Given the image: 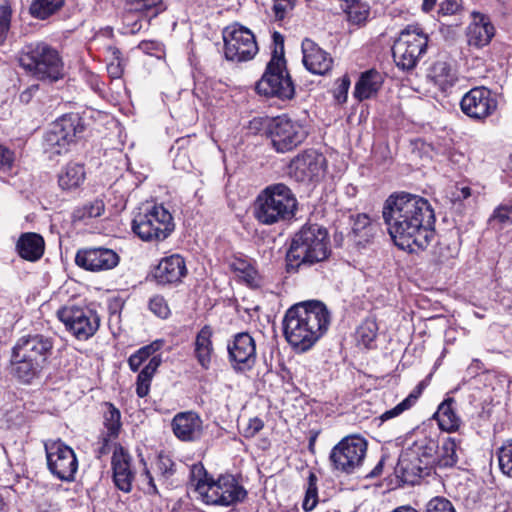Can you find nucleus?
Instances as JSON below:
<instances>
[{"instance_id": "obj_1", "label": "nucleus", "mask_w": 512, "mask_h": 512, "mask_svg": "<svg viewBox=\"0 0 512 512\" xmlns=\"http://www.w3.org/2000/svg\"><path fill=\"white\" fill-rule=\"evenodd\" d=\"M382 215L391 238L403 250H424L434 237V211L421 196L394 193L385 201Z\"/></svg>"}, {"instance_id": "obj_2", "label": "nucleus", "mask_w": 512, "mask_h": 512, "mask_svg": "<svg viewBox=\"0 0 512 512\" xmlns=\"http://www.w3.org/2000/svg\"><path fill=\"white\" fill-rule=\"evenodd\" d=\"M330 322L331 313L323 302L303 301L286 311L283 333L294 350L306 352L327 332Z\"/></svg>"}, {"instance_id": "obj_3", "label": "nucleus", "mask_w": 512, "mask_h": 512, "mask_svg": "<svg viewBox=\"0 0 512 512\" xmlns=\"http://www.w3.org/2000/svg\"><path fill=\"white\" fill-rule=\"evenodd\" d=\"M330 254L328 232L316 223H306L291 240L286 255V270L296 272L302 266L322 262Z\"/></svg>"}, {"instance_id": "obj_4", "label": "nucleus", "mask_w": 512, "mask_h": 512, "mask_svg": "<svg viewBox=\"0 0 512 512\" xmlns=\"http://www.w3.org/2000/svg\"><path fill=\"white\" fill-rule=\"evenodd\" d=\"M297 199L283 183L268 185L257 196L254 216L264 225H273L292 219L297 211Z\"/></svg>"}, {"instance_id": "obj_5", "label": "nucleus", "mask_w": 512, "mask_h": 512, "mask_svg": "<svg viewBox=\"0 0 512 512\" xmlns=\"http://www.w3.org/2000/svg\"><path fill=\"white\" fill-rule=\"evenodd\" d=\"M27 73L42 82L54 83L64 76V64L59 52L44 42L25 45L17 56Z\"/></svg>"}, {"instance_id": "obj_6", "label": "nucleus", "mask_w": 512, "mask_h": 512, "mask_svg": "<svg viewBox=\"0 0 512 512\" xmlns=\"http://www.w3.org/2000/svg\"><path fill=\"white\" fill-rule=\"evenodd\" d=\"M131 229L142 241L161 242L174 231L175 223L163 205L146 204L134 215Z\"/></svg>"}, {"instance_id": "obj_7", "label": "nucleus", "mask_w": 512, "mask_h": 512, "mask_svg": "<svg viewBox=\"0 0 512 512\" xmlns=\"http://www.w3.org/2000/svg\"><path fill=\"white\" fill-rule=\"evenodd\" d=\"M428 37L418 25H408L400 33L392 46V56L396 66L402 71L413 70L426 53Z\"/></svg>"}, {"instance_id": "obj_8", "label": "nucleus", "mask_w": 512, "mask_h": 512, "mask_svg": "<svg viewBox=\"0 0 512 512\" xmlns=\"http://www.w3.org/2000/svg\"><path fill=\"white\" fill-rule=\"evenodd\" d=\"M266 134L276 152L286 153L301 145L308 131L300 121L281 115L269 120Z\"/></svg>"}, {"instance_id": "obj_9", "label": "nucleus", "mask_w": 512, "mask_h": 512, "mask_svg": "<svg viewBox=\"0 0 512 512\" xmlns=\"http://www.w3.org/2000/svg\"><path fill=\"white\" fill-rule=\"evenodd\" d=\"M255 90L267 98L275 97L283 101L292 99L295 86L286 68V61L269 60Z\"/></svg>"}, {"instance_id": "obj_10", "label": "nucleus", "mask_w": 512, "mask_h": 512, "mask_svg": "<svg viewBox=\"0 0 512 512\" xmlns=\"http://www.w3.org/2000/svg\"><path fill=\"white\" fill-rule=\"evenodd\" d=\"M367 446L361 436H346L331 449L329 461L332 468L347 475L356 473L364 463Z\"/></svg>"}, {"instance_id": "obj_11", "label": "nucleus", "mask_w": 512, "mask_h": 512, "mask_svg": "<svg viewBox=\"0 0 512 512\" xmlns=\"http://www.w3.org/2000/svg\"><path fill=\"white\" fill-rule=\"evenodd\" d=\"M224 56L228 61L245 62L254 58L258 46L248 28L233 24L223 30Z\"/></svg>"}, {"instance_id": "obj_12", "label": "nucleus", "mask_w": 512, "mask_h": 512, "mask_svg": "<svg viewBox=\"0 0 512 512\" xmlns=\"http://www.w3.org/2000/svg\"><path fill=\"white\" fill-rule=\"evenodd\" d=\"M57 316L78 340H87L92 337L100 325L99 316L88 307L66 305L58 310Z\"/></svg>"}, {"instance_id": "obj_13", "label": "nucleus", "mask_w": 512, "mask_h": 512, "mask_svg": "<svg viewBox=\"0 0 512 512\" xmlns=\"http://www.w3.org/2000/svg\"><path fill=\"white\" fill-rule=\"evenodd\" d=\"M200 489L205 490L203 501L212 505L231 506L242 502L247 496L245 488L230 474L221 475L210 485L200 486Z\"/></svg>"}, {"instance_id": "obj_14", "label": "nucleus", "mask_w": 512, "mask_h": 512, "mask_svg": "<svg viewBox=\"0 0 512 512\" xmlns=\"http://www.w3.org/2000/svg\"><path fill=\"white\" fill-rule=\"evenodd\" d=\"M49 471L62 481H73L78 469L76 454L61 441L45 444Z\"/></svg>"}, {"instance_id": "obj_15", "label": "nucleus", "mask_w": 512, "mask_h": 512, "mask_svg": "<svg viewBox=\"0 0 512 512\" xmlns=\"http://www.w3.org/2000/svg\"><path fill=\"white\" fill-rule=\"evenodd\" d=\"M460 106L467 116L481 120L496 111L498 102L490 89L475 87L462 97Z\"/></svg>"}, {"instance_id": "obj_16", "label": "nucleus", "mask_w": 512, "mask_h": 512, "mask_svg": "<svg viewBox=\"0 0 512 512\" xmlns=\"http://www.w3.org/2000/svg\"><path fill=\"white\" fill-rule=\"evenodd\" d=\"M326 159L315 150H306L298 154L290 164L292 176L298 182L318 181L325 171Z\"/></svg>"}, {"instance_id": "obj_17", "label": "nucleus", "mask_w": 512, "mask_h": 512, "mask_svg": "<svg viewBox=\"0 0 512 512\" xmlns=\"http://www.w3.org/2000/svg\"><path fill=\"white\" fill-rule=\"evenodd\" d=\"M119 261V255L114 250L105 247L79 249L75 255V263L92 272L111 270L119 264Z\"/></svg>"}, {"instance_id": "obj_18", "label": "nucleus", "mask_w": 512, "mask_h": 512, "mask_svg": "<svg viewBox=\"0 0 512 512\" xmlns=\"http://www.w3.org/2000/svg\"><path fill=\"white\" fill-rule=\"evenodd\" d=\"M54 346L53 338L43 334H33L21 337L13 350L17 357L24 359L30 358V361H37L44 364L52 353Z\"/></svg>"}, {"instance_id": "obj_19", "label": "nucleus", "mask_w": 512, "mask_h": 512, "mask_svg": "<svg viewBox=\"0 0 512 512\" xmlns=\"http://www.w3.org/2000/svg\"><path fill=\"white\" fill-rule=\"evenodd\" d=\"M229 360L235 369L251 368L256 361L254 339L246 332L238 333L227 346Z\"/></svg>"}, {"instance_id": "obj_20", "label": "nucleus", "mask_w": 512, "mask_h": 512, "mask_svg": "<svg viewBox=\"0 0 512 512\" xmlns=\"http://www.w3.org/2000/svg\"><path fill=\"white\" fill-rule=\"evenodd\" d=\"M111 466L115 486L124 493L131 492L132 483L135 478V471L132 468V456L119 444L114 447Z\"/></svg>"}, {"instance_id": "obj_21", "label": "nucleus", "mask_w": 512, "mask_h": 512, "mask_svg": "<svg viewBox=\"0 0 512 512\" xmlns=\"http://www.w3.org/2000/svg\"><path fill=\"white\" fill-rule=\"evenodd\" d=\"M186 274V262L179 254L162 258L152 271L153 278L159 285H176Z\"/></svg>"}, {"instance_id": "obj_22", "label": "nucleus", "mask_w": 512, "mask_h": 512, "mask_svg": "<svg viewBox=\"0 0 512 512\" xmlns=\"http://www.w3.org/2000/svg\"><path fill=\"white\" fill-rule=\"evenodd\" d=\"M301 48L303 64L308 71L317 75H325L332 69V57L313 40L305 38Z\"/></svg>"}, {"instance_id": "obj_23", "label": "nucleus", "mask_w": 512, "mask_h": 512, "mask_svg": "<svg viewBox=\"0 0 512 512\" xmlns=\"http://www.w3.org/2000/svg\"><path fill=\"white\" fill-rule=\"evenodd\" d=\"M423 471L422 460L415 449L408 448L400 454L395 473L403 482L411 485L418 483Z\"/></svg>"}, {"instance_id": "obj_24", "label": "nucleus", "mask_w": 512, "mask_h": 512, "mask_svg": "<svg viewBox=\"0 0 512 512\" xmlns=\"http://www.w3.org/2000/svg\"><path fill=\"white\" fill-rule=\"evenodd\" d=\"M171 425L174 435L181 441H194L202 433V420L192 411L176 414Z\"/></svg>"}, {"instance_id": "obj_25", "label": "nucleus", "mask_w": 512, "mask_h": 512, "mask_svg": "<svg viewBox=\"0 0 512 512\" xmlns=\"http://www.w3.org/2000/svg\"><path fill=\"white\" fill-rule=\"evenodd\" d=\"M473 22L467 28V39L471 46L477 48L488 45L495 35V27L487 15L473 12Z\"/></svg>"}, {"instance_id": "obj_26", "label": "nucleus", "mask_w": 512, "mask_h": 512, "mask_svg": "<svg viewBox=\"0 0 512 512\" xmlns=\"http://www.w3.org/2000/svg\"><path fill=\"white\" fill-rule=\"evenodd\" d=\"M44 239L34 232L22 233L16 243L18 255L27 261L35 262L44 254Z\"/></svg>"}, {"instance_id": "obj_27", "label": "nucleus", "mask_w": 512, "mask_h": 512, "mask_svg": "<svg viewBox=\"0 0 512 512\" xmlns=\"http://www.w3.org/2000/svg\"><path fill=\"white\" fill-rule=\"evenodd\" d=\"M86 180L85 166L79 162H69L58 174L59 187L64 191H76Z\"/></svg>"}, {"instance_id": "obj_28", "label": "nucleus", "mask_w": 512, "mask_h": 512, "mask_svg": "<svg viewBox=\"0 0 512 512\" xmlns=\"http://www.w3.org/2000/svg\"><path fill=\"white\" fill-rule=\"evenodd\" d=\"M228 267L237 274L248 286L259 287L261 277L252 264V261L245 256L233 255L227 260Z\"/></svg>"}, {"instance_id": "obj_29", "label": "nucleus", "mask_w": 512, "mask_h": 512, "mask_svg": "<svg viewBox=\"0 0 512 512\" xmlns=\"http://www.w3.org/2000/svg\"><path fill=\"white\" fill-rule=\"evenodd\" d=\"M213 330L209 325H205L197 333L195 339L194 354L199 365L207 370L210 368L212 355H213V344H212Z\"/></svg>"}, {"instance_id": "obj_30", "label": "nucleus", "mask_w": 512, "mask_h": 512, "mask_svg": "<svg viewBox=\"0 0 512 512\" xmlns=\"http://www.w3.org/2000/svg\"><path fill=\"white\" fill-rule=\"evenodd\" d=\"M383 77L381 73L372 69L361 74L355 85L354 97L363 101L373 97L381 88Z\"/></svg>"}, {"instance_id": "obj_31", "label": "nucleus", "mask_w": 512, "mask_h": 512, "mask_svg": "<svg viewBox=\"0 0 512 512\" xmlns=\"http://www.w3.org/2000/svg\"><path fill=\"white\" fill-rule=\"evenodd\" d=\"M50 129L75 142L77 138L81 137L84 131V124L78 114L70 113L55 120L51 124Z\"/></svg>"}, {"instance_id": "obj_32", "label": "nucleus", "mask_w": 512, "mask_h": 512, "mask_svg": "<svg viewBox=\"0 0 512 512\" xmlns=\"http://www.w3.org/2000/svg\"><path fill=\"white\" fill-rule=\"evenodd\" d=\"M11 362L13 374L24 383H30L43 367L37 361H30L28 357H24V359L17 357L15 350L12 352Z\"/></svg>"}, {"instance_id": "obj_33", "label": "nucleus", "mask_w": 512, "mask_h": 512, "mask_svg": "<svg viewBox=\"0 0 512 512\" xmlns=\"http://www.w3.org/2000/svg\"><path fill=\"white\" fill-rule=\"evenodd\" d=\"M161 362V356H153L139 372L136 380V394L138 397L144 398L149 394L151 381Z\"/></svg>"}, {"instance_id": "obj_34", "label": "nucleus", "mask_w": 512, "mask_h": 512, "mask_svg": "<svg viewBox=\"0 0 512 512\" xmlns=\"http://www.w3.org/2000/svg\"><path fill=\"white\" fill-rule=\"evenodd\" d=\"M65 4V0H32L29 11L37 19L45 20L57 13Z\"/></svg>"}, {"instance_id": "obj_35", "label": "nucleus", "mask_w": 512, "mask_h": 512, "mask_svg": "<svg viewBox=\"0 0 512 512\" xmlns=\"http://www.w3.org/2000/svg\"><path fill=\"white\" fill-rule=\"evenodd\" d=\"M163 340H155L149 345L143 346L133 353L128 359V365L133 372L139 370L140 366L146 361L150 360L155 353L163 347Z\"/></svg>"}, {"instance_id": "obj_36", "label": "nucleus", "mask_w": 512, "mask_h": 512, "mask_svg": "<svg viewBox=\"0 0 512 512\" xmlns=\"http://www.w3.org/2000/svg\"><path fill=\"white\" fill-rule=\"evenodd\" d=\"M71 143H73V141L69 140L62 134L49 129L44 136L43 146L45 152L49 153L51 157L53 155H60L67 152Z\"/></svg>"}, {"instance_id": "obj_37", "label": "nucleus", "mask_w": 512, "mask_h": 512, "mask_svg": "<svg viewBox=\"0 0 512 512\" xmlns=\"http://www.w3.org/2000/svg\"><path fill=\"white\" fill-rule=\"evenodd\" d=\"M106 410L104 411V426L107 430L104 442L107 443L109 438H116L121 428V414L120 411L110 402L104 404Z\"/></svg>"}, {"instance_id": "obj_38", "label": "nucleus", "mask_w": 512, "mask_h": 512, "mask_svg": "<svg viewBox=\"0 0 512 512\" xmlns=\"http://www.w3.org/2000/svg\"><path fill=\"white\" fill-rule=\"evenodd\" d=\"M373 227L370 218L366 214H358L353 219L351 235L357 244H363L370 240Z\"/></svg>"}, {"instance_id": "obj_39", "label": "nucleus", "mask_w": 512, "mask_h": 512, "mask_svg": "<svg viewBox=\"0 0 512 512\" xmlns=\"http://www.w3.org/2000/svg\"><path fill=\"white\" fill-rule=\"evenodd\" d=\"M343 10L346 12L348 20L357 25L364 23L369 16L368 5L360 0L345 2Z\"/></svg>"}, {"instance_id": "obj_40", "label": "nucleus", "mask_w": 512, "mask_h": 512, "mask_svg": "<svg viewBox=\"0 0 512 512\" xmlns=\"http://www.w3.org/2000/svg\"><path fill=\"white\" fill-rule=\"evenodd\" d=\"M105 210V204L100 199H95L89 203L84 204L83 206L77 208L73 216L77 220H85L89 218H97L100 217Z\"/></svg>"}, {"instance_id": "obj_41", "label": "nucleus", "mask_w": 512, "mask_h": 512, "mask_svg": "<svg viewBox=\"0 0 512 512\" xmlns=\"http://www.w3.org/2000/svg\"><path fill=\"white\" fill-rule=\"evenodd\" d=\"M318 478L312 471L309 472L305 497L302 507L306 512L312 511L318 503Z\"/></svg>"}, {"instance_id": "obj_42", "label": "nucleus", "mask_w": 512, "mask_h": 512, "mask_svg": "<svg viewBox=\"0 0 512 512\" xmlns=\"http://www.w3.org/2000/svg\"><path fill=\"white\" fill-rule=\"evenodd\" d=\"M377 331L378 327L376 322L367 319L363 321L361 325L357 328V340L360 343H362L365 347H369V345L375 340L377 336Z\"/></svg>"}, {"instance_id": "obj_43", "label": "nucleus", "mask_w": 512, "mask_h": 512, "mask_svg": "<svg viewBox=\"0 0 512 512\" xmlns=\"http://www.w3.org/2000/svg\"><path fill=\"white\" fill-rule=\"evenodd\" d=\"M492 227H503L512 224V205H499L494 209L488 220Z\"/></svg>"}, {"instance_id": "obj_44", "label": "nucleus", "mask_w": 512, "mask_h": 512, "mask_svg": "<svg viewBox=\"0 0 512 512\" xmlns=\"http://www.w3.org/2000/svg\"><path fill=\"white\" fill-rule=\"evenodd\" d=\"M430 78L442 93L448 88V64L446 62H436L430 71Z\"/></svg>"}, {"instance_id": "obj_45", "label": "nucleus", "mask_w": 512, "mask_h": 512, "mask_svg": "<svg viewBox=\"0 0 512 512\" xmlns=\"http://www.w3.org/2000/svg\"><path fill=\"white\" fill-rule=\"evenodd\" d=\"M211 481H214L208 476L204 466L201 463L194 464L191 468V483L195 486L196 491L200 494L202 499L205 496V490L200 489V486L210 485Z\"/></svg>"}, {"instance_id": "obj_46", "label": "nucleus", "mask_w": 512, "mask_h": 512, "mask_svg": "<svg viewBox=\"0 0 512 512\" xmlns=\"http://www.w3.org/2000/svg\"><path fill=\"white\" fill-rule=\"evenodd\" d=\"M499 467L503 474L512 477V439L506 441L497 451Z\"/></svg>"}, {"instance_id": "obj_47", "label": "nucleus", "mask_w": 512, "mask_h": 512, "mask_svg": "<svg viewBox=\"0 0 512 512\" xmlns=\"http://www.w3.org/2000/svg\"><path fill=\"white\" fill-rule=\"evenodd\" d=\"M417 399H418L417 394H415V393L409 394L403 401H401L394 408L385 411L380 416L381 421H386V420H389V419L399 416L404 411L410 409L416 403Z\"/></svg>"}, {"instance_id": "obj_48", "label": "nucleus", "mask_w": 512, "mask_h": 512, "mask_svg": "<svg viewBox=\"0 0 512 512\" xmlns=\"http://www.w3.org/2000/svg\"><path fill=\"white\" fill-rule=\"evenodd\" d=\"M141 463L143 464V470L140 473V480L143 485V489L147 494L157 495L158 489L155 484L154 478L147 467V464L143 458H141Z\"/></svg>"}, {"instance_id": "obj_49", "label": "nucleus", "mask_w": 512, "mask_h": 512, "mask_svg": "<svg viewBox=\"0 0 512 512\" xmlns=\"http://www.w3.org/2000/svg\"><path fill=\"white\" fill-rule=\"evenodd\" d=\"M149 309L156 316L165 319L170 314V309L167 302L162 296L156 295L149 301Z\"/></svg>"}, {"instance_id": "obj_50", "label": "nucleus", "mask_w": 512, "mask_h": 512, "mask_svg": "<svg viewBox=\"0 0 512 512\" xmlns=\"http://www.w3.org/2000/svg\"><path fill=\"white\" fill-rule=\"evenodd\" d=\"M11 8L9 5H0V43H2L10 29Z\"/></svg>"}, {"instance_id": "obj_51", "label": "nucleus", "mask_w": 512, "mask_h": 512, "mask_svg": "<svg viewBox=\"0 0 512 512\" xmlns=\"http://www.w3.org/2000/svg\"><path fill=\"white\" fill-rule=\"evenodd\" d=\"M448 397L444 398L438 407V410L434 413L432 419L437 422L439 429L443 432H448Z\"/></svg>"}, {"instance_id": "obj_52", "label": "nucleus", "mask_w": 512, "mask_h": 512, "mask_svg": "<svg viewBox=\"0 0 512 512\" xmlns=\"http://www.w3.org/2000/svg\"><path fill=\"white\" fill-rule=\"evenodd\" d=\"M137 48L143 53L156 56L157 58H160L164 52L162 43L154 40H143L138 44Z\"/></svg>"}, {"instance_id": "obj_53", "label": "nucleus", "mask_w": 512, "mask_h": 512, "mask_svg": "<svg viewBox=\"0 0 512 512\" xmlns=\"http://www.w3.org/2000/svg\"><path fill=\"white\" fill-rule=\"evenodd\" d=\"M157 469L165 479L172 476L175 472V463L168 456L159 454L157 459Z\"/></svg>"}, {"instance_id": "obj_54", "label": "nucleus", "mask_w": 512, "mask_h": 512, "mask_svg": "<svg viewBox=\"0 0 512 512\" xmlns=\"http://www.w3.org/2000/svg\"><path fill=\"white\" fill-rule=\"evenodd\" d=\"M296 0H274L273 11L276 19L282 20L286 14L293 10Z\"/></svg>"}, {"instance_id": "obj_55", "label": "nucleus", "mask_w": 512, "mask_h": 512, "mask_svg": "<svg viewBox=\"0 0 512 512\" xmlns=\"http://www.w3.org/2000/svg\"><path fill=\"white\" fill-rule=\"evenodd\" d=\"M274 49L270 60L286 61L284 57V37L281 33L275 31L272 35Z\"/></svg>"}, {"instance_id": "obj_56", "label": "nucleus", "mask_w": 512, "mask_h": 512, "mask_svg": "<svg viewBox=\"0 0 512 512\" xmlns=\"http://www.w3.org/2000/svg\"><path fill=\"white\" fill-rule=\"evenodd\" d=\"M471 195V189L466 185H455V191H450V202L453 205L461 206V201L467 199Z\"/></svg>"}, {"instance_id": "obj_57", "label": "nucleus", "mask_w": 512, "mask_h": 512, "mask_svg": "<svg viewBox=\"0 0 512 512\" xmlns=\"http://www.w3.org/2000/svg\"><path fill=\"white\" fill-rule=\"evenodd\" d=\"M425 512H448V499L442 496L432 498L427 503Z\"/></svg>"}, {"instance_id": "obj_58", "label": "nucleus", "mask_w": 512, "mask_h": 512, "mask_svg": "<svg viewBox=\"0 0 512 512\" xmlns=\"http://www.w3.org/2000/svg\"><path fill=\"white\" fill-rule=\"evenodd\" d=\"M264 427L263 421L258 418L254 417L249 419L248 423L243 429V436L245 438H252L254 437L260 430H262Z\"/></svg>"}, {"instance_id": "obj_59", "label": "nucleus", "mask_w": 512, "mask_h": 512, "mask_svg": "<svg viewBox=\"0 0 512 512\" xmlns=\"http://www.w3.org/2000/svg\"><path fill=\"white\" fill-rule=\"evenodd\" d=\"M350 87V79L344 76L340 79V83L335 90L334 96L338 103H344L347 100L348 89Z\"/></svg>"}, {"instance_id": "obj_60", "label": "nucleus", "mask_w": 512, "mask_h": 512, "mask_svg": "<svg viewBox=\"0 0 512 512\" xmlns=\"http://www.w3.org/2000/svg\"><path fill=\"white\" fill-rule=\"evenodd\" d=\"M13 152L0 145V171L10 169L13 163Z\"/></svg>"}, {"instance_id": "obj_61", "label": "nucleus", "mask_w": 512, "mask_h": 512, "mask_svg": "<svg viewBox=\"0 0 512 512\" xmlns=\"http://www.w3.org/2000/svg\"><path fill=\"white\" fill-rule=\"evenodd\" d=\"M125 60L110 61L107 65V72L111 78L118 79L123 75Z\"/></svg>"}, {"instance_id": "obj_62", "label": "nucleus", "mask_w": 512, "mask_h": 512, "mask_svg": "<svg viewBox=\"0 0 512 512\" xmlns=\"http://www.w3.org/2000/svg\"><path fill=\"white\" fill-rule=\"evenodd\" d=\"M161 0H131V4L134 5L138 11H149L155 9Z\"/></svg>"}, {"instance_id": "obj_63", "label": "nucleus", "mask_w": 512, "mask_h": 512, "mask_svg": "<svg viewBox=\"0 0 512 512\" xmlns=\"http://www.w3.org/2000/svg\"><path fill=\"white\" fill-rule=\"evenodd\" d=\"M38 90H39L38 84L30 85L29 87H27L25 90H23L20 93V95H19L20 101L24 104H28L32 100V98L35 96V94L38 92Z\"/></svg>"}, {"instance_id": "obj_64", "label": "nucleus", "mask_w": 512, "mask_h": 512, "mask_svg": "<svg viewBox=\"0 0 512 512\" xmlns=\"http://www.w3.org/2000/svg\"><path fill=\"white\" fill-rule=\"evenodd\" d=\"M459 453L463 454L462 448L456 444L455 439L450 438V467L458 462Z\"/></svg>"}]
</instances>
